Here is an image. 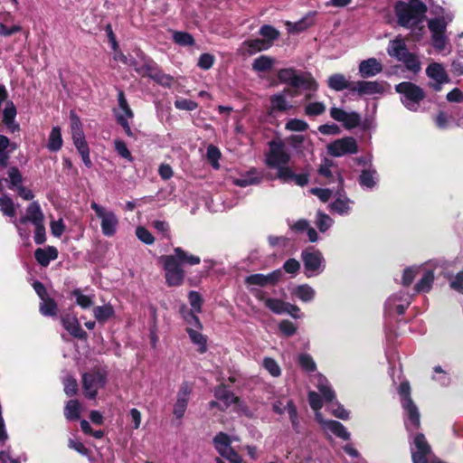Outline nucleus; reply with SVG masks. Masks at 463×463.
<instances>
[{
	"mask_svg": "<svg viewBox=\"0 0 463 463\" xmlns=\"http://www.w3.org/2000/svg\"><path fill=\"white\" fill-rule=\"evenodd\" d=\"M175 254L162 255L159 263L165 271V283L168 287H180L184 282L185 272L183 265H198L201 259L198 256L190 254L180 247L174 249Z\"/></svg>",
	"mask_w": 463,
	"mask_h": 463,
	"instance_id": "obj_1",
	"label": "nucleus"
},
{
	"mask_svg": "<svg viewBox=\"0 0 463 463\" xmlns=\"http://www.w3.org/2000/svg\"><path fill=\"white\" fill-rule=\"evenodd\" d=\"M428 8L420 0H399L394 5L397 23L404 28H411L422 21Z\"/></svg>",
	"mask_w": 463,
	"mask_h": 463,
	"instance_id": "obj_2",
	"label": "nucleus"
},
{
	"mask_svg": "<svg viewBox=\"0 0 463 463\" xmlns=\"http://www.w3.org/2000/svg\"><path fill=\"white\" fill-rule=\"evenodd\" d=\"M278 79L280 82L289 85L294 89L302 88L305 90L317 91L318 84L309 72L298 73L294 68H284L278 71Z\"/></svg>",
	"mask_w": 463,
	"mask_h": 463,
	"instance_id": "obj_3",
	"label": "nucleus"
},
{
	"mask_svg": "<svg viewBox=\"0 0 463 463\" xmlns=\"http://www.w3.org/2000/svg\"><path fill=\"white\" fill-rule=\"evenodd\" d=\"M394 89L402 95L401 101L404 107L411 111H417L420 103L426 98L424 90L411 81L400 82Z\"/></svg>",
	"mask_w": 463,
	"mask_h": 463,
	"instance_id": "obj_4",
	"label": "nucleus"
},
{
	"mask_svg": "<svg viewBox=\"0 0 463 463\" xmlns=\"http://www.w3.org/2000/svg\"><path fill=\"white\" fill-rule=\"evenodd\" d=\"M108 373L104 369L94 368L82 374V388L84 395L90 400L96 399L98 390L104 388L107 383Z\"/></svg>",
	"mask_w": 463,
	"mask_h": 463,
	"instance_id": "obj_5",
	"label": "nucleus"
},
{
	"mask_svg": "<svg viewBox=\"0 0 463 463\" xmlns=\"http://www.w3.org/2000/svg\"><path fill=\"white\" fill-rule=\"evenodd\" d=\"M290 155L285 150L282 140H271L269 142V152L266 154L265 163L268 167L275 168L279 173V168L288 167Z\"/></svg>",
	"mask_w": 463,
	"mask_h": 463,
	"instance_id": "obj_6",
	"label": "nucleus"
},
{
	"mask_svg": "<svg viewBox=\"0 0 463 463\" xmlns=\"http://www.w3.org/2000/svg\"><path fill=\"white\" fill-rule=\"evenodd\" d=\"M90 208L95 212L97 217L101 219V231L105 236L111 237L116 233L118 220L111 211H106L99 203L92 202Z\"/></svg>",
	"mask_w": 463,
	"mask_h": 463,
	"instance_id": "obj_7",
	"label": "nucleus"
},
{
	"mask_svg": "<svg viewBox=\"0 0 463 463\" xmlns=\"http://www.w3.org/2000/svg\"><path fill=\"white\" fill-rule=\"evenodd\" d=\"M301 259L304 263L305 274L307 278L322 271L324 261L322 253L313 247H308L302 250Z\"/></svg>",
	"mask_w": 463,
	"mask_h": 463,
	"instance_id": "obj_8",
	"label": "nucleus"
},
{
	"mask_svg": "<svg viewBox=\"0 0 463 463\" xmlns=\"http://www.w3.org/2000/svg\"><path fill=\"white\" fill-rule=\"evenodd\" d=\"M327 152L335 157L353 155L358 152V145L354 137H345L331 142L327 146Z\"/></svg>",
	"mask_w": 463,
	"mask_h": 463,
	"instance_id": "obj_9",
	"label": "nucleus"
},
{
	"mask_svg": "<svg viewBox=\"0 0 463 463\" xmlns=\"http://www.w3.org/2000/svg\"><path fill=\"white\" fill-rule=\"evenodd\" d=\"M426 75L433 81H430L428 86L434 91L439 92L442 90V85L449 83L450 79L444 67L438 62H432L426 68Z\"/></svg>",
	"mask_w": 463,
	"mask_h": 463,
	"instance_id": "obj_10",
	"label": "nucleus"
},
{
	"mask_svg": "<svg viewBox=\"0 0 463 463\" xmlns=\"http://www.w3.org/2000/svg\"><path fill=\"white\" fill-rule=\"evenodd\" d=\"M283 277V272L280 269H275L272 272L265 275L261 273H255L245 278L247 285H256L260 287H267L269 285L275 286Z\"/></svg>",
	"mask_w": 463,
	"mask_h": 463,
	"instance_id": "obj_11",
	"label": "nucleus"
},
{
	"mask_svg": "<svg viewBox=\"0 0 463 463\" xmlns=\"http://www.w3.org/2000/svg\"><path fill=\"white\" fill-rule=\"evenodd\" d=\"M416 448L411 451V459L413 463H429L428 456L431 453V447L427 441L423 433H417L413 440Z\"/></svg>",
	"mask_w": 463,
	"mask_h": 463,
	"instance_id": "obj_12",
	"label": "nucleus"
},
{
	"mask_svg": "<svg viewBox=\"0 0 463 463\" xmlns=\"http://www.w3.org/2000/svg\"><path fill=\"white\" fill-rule=\"evenodd\" d=\"M277 176L283 183L293 182L300 187L306 186L309 182V173L307 171L296 174L289 166L279 168V173H277Z\"/></svg>",
	"mask_w": 463,
	"mask_h": 463,
	"instance_id": "obj_13",
	"label": "nucleus"
},
{
	"mask_svg": "<svg viewBox=\"0 0 463 463\" xmlns=\"http://www.w3.org/2000/svg\"><path fill=\"white\" fill-rule=\"evenodd\" d=\"M62 326L73 337L80 340H87L88 334L85 332L75 316L66 314L61 317Z\"/></svg>",
	"mask_w": 463,
	"mask_h": 463,
	"instance_id": "obj_14",
	"label": "nucleus"
},
{
	"mask_svg": "<svg viewBox=\"0 0 463 463\" xmlns=\"http://www.w3.org/2000/svg\"><path fill=\"white\" fill-rule=\"evenodd\" d=\"M352 92H357L359 96L383 94L384 87L378 81L358 80L354 82Z\"/></svg>",
	"mask_w": 463,
	"mask_h": 463,
	"instance_id": "obj_15",
	"label": "nucleus"
},
{
	"mask_svg": "<svg viewBox=\"0 0 463 463\" xmlns=\"http://www.w3.org/2000/svg\"><path fill=\"white\" fill-rule=\"evenodd\" d=\"M214 397L223 402V407H220V411H222L227 410L232 404H238L241 402L240 397L236 396L223 383L215 388Z\"/></svg>",
	"mask_w": 463,
	"mask_h": 463,
	"instance_id": "obj_16",
	"label": "nucleus"
},
{
	"mask_svg": "<svg viewBox=\"0 0 463 463\" xmlns=\"http://www.w3.org/2000/svg\"><path fill=\"white\" fill-rule=\"evenodd\" d=\"M71 137L75 147L78 152L90 148L85 139V135L81 128V123L79 118H71Z\"/></svg>",
	"mask_w": 463,
	"mask_h": 463,
	"instance_id": "obj_17",
	"label": "nucleus"
},
{
	"mask_svg": "<svg viewBox=\"0 0 463 463\" xmlns=\"http://www.w3.org/2000/svg\"><path fill=\"white\" fill-rule=\"evenodd\" d=\"M44 220L43 213L38 202L31 203L26 209V215L19 219L21 224L32 222L33 224L43 222Z\"/></svg>",
	"mask_w": 463,
	"mask_h": 463,
	"instance_id": "obj_18",
	"label": "nucleus"
},
{
	"mask_svg": "<svg viewBox=\"0 0 463 463\" xmlns=\"http://www.w3.org/2000/svg\"><path fill=\"white\" fill-rule=\"evenodd\" d=\"M383 71L382 63L375 58L362 61L359 64V73L363 78L373 77Z\"/></svg>",
	"mask_w": 463,
	"mask_h": 463,
	"instance_id": "obj_19",
	"label": "nucleus"
},
{
	"mask_svg": "<svg viewBox=\"0 0 463 463\" xmlns=\"http://www.w3.org/2000/svg\"><path fill=\"white\" fill-rule=\"evenodd\" d=\"M270 49L261 38L247 39L241 43L242 54L254 55L258 52H264Z\"/></svg>",
	"mask_w": 463,
	"mask_h": 463,
	"instance_id": "obj_20",
	"label": "nucleus"
},
{
	"mask_svg": "<svg viewBox=\"0 0 463 463\" xmlns=\"http://www.w3.org/2000/svg\"><path fill=\"white\" fill-rule=\"evenodd\" d=\"M58 250L54 246H47L43 249L37 248L34 250V258L36 261L43 267H47L51 260L58 258Z\"/></svg>",
	"mask_w": 463,
	"mask_h": 463,
	"instance_id": "obj_21",
	"label": "nucleus"
},
{
	"mask_svg": "<svg viewBox=\"0 0 463 463\" xmlns=\"http://www.w3.org/2000/svg\"><path fill=\"white\" fill-rule=\"evenodd\" d=\"M387 52L399 61H402L406 55L410 53L404 40L398 37L390 42Z\"/></svg>",
	"mask_w": 463,
	"mask_h": 463,
	"instance_id": "obj_22",
	"label": "nucleus"
},
{
	"mask_svg": "<svg viewBox=\"0 0 463 463\" xmlns=\"http://www.w3.org/2000/svg\"><path fill=\"white\" fill-rule=\"evenodd\" d=\"M315 14L316 13H308L307 15H305L302 19L298 20V22H288L286 24L288 33L293 34L299 33L311 27L315 24Z\"/></svg>",
	"mask_w": 463,
	"mask_h": 463,
	"instance_id": "obj_23",
	"label": "nucleus"
},
{
	"mask_svg": "<svg viewBox=\"0 0 463 463\" xmlns=\"http://www.w3.org/2000/svg\"><path fill=\"white\" fill-rule=\"evenodd\" d=\"M327 85L331 90L335 91L348 90L352 92V88H354V82L348 81L342 73H335L329 76Z\"/></svg>",
	"mask_w": 463,
	"mask_h": 463,
	"instance_id": "obj_24",
	"label": "nucleus"
},
{
	"mask_svg": "<svg viewBox=\"0 0 463 463\" xmlns=\"http://www.w3.org/2000/svg\"><path fill=\"white\" fill-rule=\"evenodd\" d=\"M261 39L271 48L280 37V32L270 24H263L259 30Z\"/></svg>",
	"mask_w": 463,
	"mask_h": 463,
	"instance_id": "obj_25",
	"label": "nucleus"
},
{
	"mask_svg": "<svg viewBox=\"0 0 463 463\" xmlns=\"http://www.w3.org/2000/svg\"><path fill=\"white\" fill-rule=\"evenodd\" d=\"M141 60L143 63L139 67H136V71L142 77L151 78V75L159 67L158 64L150 57L142 53Z\"/></svg>",
	"mask_w": 463,
	"mask_h": 463,
	"instance_id": "obj_26",
	"label": "nucleus"
},
{
	"mask_svg": "<svg viewBox=\"0 0 463 463\" xmlns=\"http://www.w3.org/2000/svg\"><path fill=\"white\" fill-rule=\"evenodd\" d=\"M402 407L406 411L408 420L414 430L420 427V415L417 405L413 401H409L407 403L402 404Z\"/></svg>",
	"mask_w": 463,
	"mask_h": 463,
	"instance_id": "obj_27",
	"label": "nucleus"
},
{
	"mask_svg": "<svg viewBox=\"0 0 463 463\" xmlns=\"http://www.w3.org/2000/svg\"><path fill=\"white\" fill-rule=\"evenodd\" d=\"M193 344L198 345L197 351L200 354H204L207 351V338L202 333L201 330L194 329L193 327H187L185 329Z\"/></svg>",
	"mask_w": 463,
	"mask_h": 463,
	"instance_id": "obj_28",
	"label": "nucleus"
},
{
	"mask_svg": "<svg viewBox=\"0 0 463 463\" xmlns=\"http://www.w3.org/2000/svg\"><path fill=\"white\" fill-rule=\"evenodd\" d=\"M93 316L99 323L104 324L114 317L115 310L110 304L97 306L93 308Z\"/></svg>",
	"mask_w": 463,
	"mask_h": 463,
	"instance_id": "obj_29",
	"label": "nucleus"
},
{
	"mask_svg": "<svg viewBox=\"0 0 463 463\" xmlns=\"http://www.w3.org/2000/svg\"><path fill=\"white\" fill-rule=\"evenodd\" d=\"M434 282V272L432 269H426L422 278L415 284L414 290L417 293L429 292Z\"/></svg>",
	"mask_w": 463,
	"mask_h": 463,
	"instance_id": "obj_30",
	"label": "nucleus"
},
{
	"mask_svg": "<svg viewBox=\"0 0 463 463\" xmlns=\"http://www.w3.org/2000/svg\"><path fill=\"white\" fill-rule=\"evenodd\" d=\"M39 311L44 317H56L58 315L59 308L54 298L47 297L41 300Z\"/></svg>",
	"mask_w": 463,
	"mask_h": 463,
	"instance_id": "obj_31",
	"label": "nucleus"
},
{
	"mask_svg": "<svg viewBox=\"0 0 463 463\" xmlns=\"http://www.w3.org/2000/svg\"><path fill=\"white\" fill-rule=\"evenodd\" d=\"M274 63V58L267 55H260L252 62V70L257 72H267L272 70Z\"/></svg>",
	"mask_w": 463,
	"mask_h": 463,
	"instance_id": "obj_32",
	"label": "nucleus"
},
{
	"mask_svg": "<svg viewBox=\"0 0 463 463\" xmlns=\"http://www.w3.org/2000/svg\"><path fill=\"white\" fill-rule=\"evenodd\" d=\"M61 130L60 127H53L49 135L47 148L52 152L59 151L62 146Z\"/></svg>",
	"mask_w": 463,
	"mask_h": 463,
	"instance_id": "obj_33",
	"label": "nucleus"
},
{
	"mask_svg": "<svg viewBox=\"0 0 463 463\" xmlns=\"http://www.w3.org/2000/svg\"><path fill=\"white\" fill-rule=\"evenodd\" d=\"M326 429L332 431L336 437L344 439H350V433L346 430L345 427L337 420H329L325 422Z\"/></svg>",
	"mask_w": 463,
	"mask_h": 463,
	"instance_id": "obj_34",
	"label": "nucleus"
},
{
	"mask_svg": "<svg viewBox=\"0 0 463 463\" xmlns=\"http://www.w3.org/2000/svg\"><path fill=\"white\" fill-rule=\"evenodd\" d=\"M292 294L303 302H309L315 298V290L307 284L298 285Z\"/></svg>",
	"mask_w": 463,
	"mask_h": 463,
	"instance_id": "obj_35",
	"label": "nucleus"
},
{
	"mask_svg": "<svg viewBox=\"0 0 463 463\" xmlns=\"http://www.w3.org/2000/svg\"><path fill=\"white\" fill-rule=\"evenodd\" d=\"M213 445L215 449L220 455H224V450L228 448H231L232 439L227 433L222 431L217 433L213 438Z\"/></svg>",
	"mask_w": 463,
	"mask_h": 463,
	"instance_id": "obj_36",
	"label": "nucleus"
},
{
	"mask_svg": "<svg viewBox=\"0 0 463 463\" xmlns=\"http://www.w3.org/2000/svg\"><path fill=\"white\" fill-rule=\"evenodd\" d=\"M181 313L185 323L190 326L189 327H193L197 330H203V324L201 323L198 316L195 314V311L189 310L185 307H183Z\"/></svg>",
	"mask_w": 463,
	"mask_h": 463,
	"instance_id": "obj_37",
	"label": "nucleus"
},
{
	"mask_svg": "<svg viewBox=\"0 0 463 463\" xmlns=\"http://www.w3.org/2000/svg\"><path fill=\"white\" fill-rule=\"evenodd\" d=\"M64 415L69 420H77L80 417V405L78 400H70L64 408Z\"/></svg>",
	"mask_w": 463,
	"mask_h": 463,
	"instance_id": "obj_38",
	"label": "nucleus"
},
{
	"mask_svg": "<svg viewBox=\"0 0 463 463\" xmlns=\"http://www.w3.org/2000/svg\"><path fill=\"white\" fill-rule=\"evenodd\" d=\"M0 211L5 216L14 217L16 214L13 199L7 194L0 197Z\"/></svg>",
	"mask_w": 463,
	"mask_h": 463,
	"instance_id": "obj_39",
	"label": "nucleus"
},
{
	"mask_svg": "<svg viewBox=\"0 0 463 463\" xmlns=\"http://www.w3.org/2000/svg\"><path fill=\"white\" fill-rule=\"evenodd\" d=\"M290 106L288 105L286 98L283 94L279 93L270 97V109L272 110L284 112L287 111Z\"/></svg>",
	"mask_w": 463,
	"mask_h": 463,
	"instance_id": "obj_40",
	"label": "nucleus"
},
{
	"mask_svg": "<svg viewBox=\"0 0 463 463\" xmlns=\"http://www.w3.org/2000/svg\"><path fill=\"white\" fill-rule=\"evenodd\" d=\"M221 156L222 153L216 146L210 144L207 146L206 158L213 166V168H220L219 159L221 158Z\"/></svg>",
	"mask_w": 463,
	"mask_h": 463,
	"instance_id": "obj_41",
	"label": "nucleus"
},
{
	"mask_svg": "<svg viewBox=\"0 0 463 463\" xmlns=\"http://www.w3.org/2000/svg\"><path fill=\"white\" fill-rule=\"evenodd\" d=\"M287 304H288V302H285V301L278 299V298H269L265 299V306L269 309H270L273 313L278 314V315L286 313Z\"/></svg>",
	"mask_w": 463,
	"mask_h": 463,
	"instance_id": "obj_42",
	"label": "nucleus"
},
{
	"mask_svg": "<svg viewBox=\"0 0 463 463\" xmlns=\"http://www.w3.org/2000/svg\"><path fill=\"white\" fill-rule=\"evenodd\" d=\"M376 175L375 170L371 169H364L361 172L359 176V184L362 186H365L367 188H373L375 185L374 176Z\"/></svg>",
	"mask_w": 463,
	"mask_h": 463,
	"instance_id": "obj_43",
	"label": "nucleus"
},
{
	"mask_svg": "<svg viewBox=\"0 0 463 463\" xmlns=\"http://www.w3.org/2000/svg\"><path fill=\"white\" fill-rule=\"evenodd\" d=\"M150 79L163 87H170L174 80V78L169 74H165L160 67L151 75Z\"/></svg>",
	"mask_w": 463,
	"mask_h": 463,
	"instance_id": "obj_44",
	"label": "nucleus"
},
{
	"mask_svg": "<svg viewBox=\"0 0 463 463\" xmlns=\"http://www.w3.org/2000/svg\"><path fill=\"white\" fill-rule=\"evenodd\" d=\"M173 39L175 43L181 46H192L194 44L193 35L186 32H175Z\"/></svg>",
	"mask_w": 463,
	"mask_h": 463,
	"instance_id": "obj_45",
	"label": "nucleus"
},
{
	"mask_svg": "<svg viewBox=\"0 0 463 463\" xmlns=\"http://www.w3.org/2000/svg\"><path fill=\"white\" fill-rule=\"evenodd\" d=\"M298 364L300 367L307 373H313L317 370L316 363L312 356L308 354H299Z\"/></svg>",
	"mask_w": 463,
	"mask_h": 463,
	"instance_id": "obj_46",
	"label": "nucleus"
},
{
	"mask_svg": "<svg viewBox=\"0 0 463 463\" xmlns=\"http://www.w3.org/2000/svg\"><path fill=\"white\" fill-rule=\"evenodd\" d=\"M71 295L75 297L77 305L83 309L89 308L93 304L91 298L82 294L80 288L73 289Z\"/></svg>",
	"mask_w": 463,
	"mask_h": 463,
	"instance_id": "obj_47",
	"label": "nucleus"
},
{
	"mask_svg": "<svg viewBox=\"0 0 463 463\" xmlns=\"http://www.w3.org/2000/svg\"><path fill=\"white\" fill-rule=\"evenodd\" d=\"M17 115L16 107L12 100L6 101L5 108L3 111V123L11 124Z\"/></svg>",
	"mask_w": 463,
	"mask_h": 463,
	"instance_id": "obj_48",
	"label": "nucleus"
},
{
	"mask_svg": "<svg viewBox=\"0 0 463 463\" xmlns=\"http://www.w3.org/2000/svg\"><path fill=\"white\" fill-rule=\"evenodd\" d=\"M114 147L118 156H120L122 158L128 160L130 163L134 161V157L131 152L128 150L127 144L123 140H115Z\"/></svg>",
	"mask_w": 463,
	"mask_h": 463,
	"instance_id": "obj_49",
	"label": "nucleus"
},
{
	"mask_svg": "<svg viewBox=\"0 0 463 463\" xmlns=\"http://www.w3.org/2000/svg\"><path fill=\"white\" fill-rule=\"evenodd\" d=\"M361 116L355 111L347 112L345 119L343 122V126L345 129H353L357 128L361 124Z\"/></svg>",
	"mask_w": 463,
	"mask_h": 463,
	"instance_id": "obj_50",
	"label": "nucleus"
},
{
	"mask_svg": "<svg viewBox=\"0 0 463 463\" xmlns=\"http://www.w3.org/2000/svg\"><path fill=\"white\" fill-rule=\"evenodd\" d=\"M285 128L289 131L304 132L307 130L308 124L303 119L291 118L286 123Z\"/></svg>",
	"mask_w": 463,
	"mask_h": 463,
	"instance_id": "obj_51",
	"label": "nucleus"
},
{
	"mask_svg": "<svg viewBox=\"0 0 463 463\" xmlns=\"http://www.w3.org/2000/svg\"><path fill=\"white\" fill-rule=\"evenodd\" d=\"M326 111V106L323 102H311L305 107V114L309 117L319 116Z\"/></svg>",
	"mask_w": 463,
	"mask_h": 463,
	"instance_id": "obj_52",
	"label": "nucleus"
},
{
	"mask_svg": "<svg viewBox=\"0 0 463 463\" xmlns=\"http://www.w3.org/2000/svg\"><path fill=\"white\" fill-rule=\"evenodd\" d=\"M118 102L120 109L124 112L123 116L128 118H132L134 117V112L130 109L125 93L122 90H118Z\"/></svg>",
	"mask_w": 463,
	"mask_h": 463,
	"instance_id": "obj_53",
	"label": "nucleus"
},
{
	"mask_svg": "<svg viewBox=\"0 0 463 463\" xmlns=\"http://www.w3.org/2000/svg\"><path fill=\"white\" fill-rule=\"evenodd\" d=\"M8 176L10 181L9 188H17L20 185H23V176L20 173L19 169L16 166H11L8 170Z\"/></svg>",
	"mask_w": 463,
	"mask_h": 463,
	"instance_id": "obj_54",
	"label": "nucleus"
},
{
	"mask_svg": "<svg viewBox=\"0 0 463 463\" xmlns=\"http://www.w3.org/2000/svg\"><path fill=\"white\" fill-rule=\"evenodd\" d=\"M402 62L404 63L407 70L417 73L420 71V62L417 59L416 55L412 52H410L403 59Z\"/></svg>",
	"mask_w": 463,
	"mask_h": 463,
	"instance_id": "obj_55",
	"label": "nucleus"
},
{
	"mask_svg": "<svg viewBox=\"0 0 463 463\" xmlns=\"http://www.w3.org/2000/svg\"><path fill=\"white\" fill-rule=\"evenodd\" d=\"M286 409L288 411V417H289L290 422L292 424V427L298 432V428L299 425L298 415L297 407L292 400H289L287 402Z\"/></svg>",
	"mask_w": 463,
	"mask_h": 463,
	"instance_id": "obj_56",
	"label": "nucleus"
},
{
	"mask_svg": "<svg viewBox=\"0 0 463 463\" xmlns=\"http://www.w3.org/2000/svg\"><path fill=\"white\" fill-rule=\"evenodd\" d=\"M263 366L273 377H279L281 374V370L279 364L275 359L271 357L264 358Z\"/></svg>",
	"mask_w": 463,
	"mask_h": 463,
	"instance_id": "obj_57",
	"label": "nucleus"
},
{
	"mask_svg": "<svg viewBox=\"0 0 463 463\" xmlns=\"http://www.w3.org/2000/svg\"><path fill=\"white\" fill-rule=\"evenodd\" d=\"M188 300L191 307H193L192 310L195 311L196 313L202 312L203 299L199 292L194 290L190 291L188 294Z\"/></svg>",
	"mask_w": 463,
	"mask_h": 463,
	"instance_id": "obj_58",
	"label": "nucleus"
},
{
	"mask_svg": "<svg viewBox=\"0 0 463 463\" xmlns=\"http://www.w3.org/2000/svg\"><path fill=\"white\" fill-rule=\"evenodd\" d=\"M332 165H333L332 160L325 158L324 163L322 165H320V166L317 170L318 175L326 178L329 183L333 182L335 179V176L331 171Z\"/></svg>",
	"mask_w": 463,
	"mask_h": 463,
	"instance_id": "obj_59",
	"label": "nucleus"
},
{
	"mask_svg": "<svg viewBox=\"0 0 463 463\" xmlns=\"http://www.w3.org/2000/svg\"><path fill=\"white\" fill-rule=\"evenodd\" d=\"M420 272V268L409 267L406 268L402 274V283L404 287H409L414 280L415 277Z\"/></svg>",
	"mask_w": 463,
	"mask_h": 463,
	"instance_id": "obj_60",
	"label": "nucleus"
},
{
	"mask_svg": "<svg viewBox=\"0 0 463 463\" xmlns=\"http://www.w3.org/2000/svg\"><path fill=\"white\" fill-rule=\"evenodd\" d=\"M136 235L139 241L146 245H151L155 241V238L152 233L145 227L139 226L136 230Z\"/></svg>",
	"mask_w": 463,
	"mask_h": 463,
	"instance_id": "obj_61",
	"label": "nucleus"
},
{
	"mask_svg": "<svg viewBox=\"0 0 463 463\" xmlns=\"http://www.w3.org/2000/svg\"><path fill=\"white\" fill-rule=\"evenodd\" d=\"M64 392L67 396L71 397L78 393L79 386L77 380L72 377L69 376L64 380Z\"/></svg>",
	"mask_w": 463,
	"mask_h": 463,
	"instance_id": "obj_62",
	"label": "nucleus"
},
{
	"mask_svg": "<svg viewBox=\"0 0 463 463\" xmlns=\"http://www.w3.org/2000/svg\"><path fill=\"white\" fill-rule=\"evenodd\" d=\"M434 121L436 126L440 129H446L449 128L450 122H453L451 120L450 114L448 115V113L443 110L438 112Z\"/></svg>",
	"mask_w": 463,
	"mask_h": 463,
	"instance_id": "obj_63",
	"label": "nucleus"
},
{
	"mask_svg": "<svg viewBox=\"0 0 463 463\" xmlns=\"http://www.w3.org/2000/svg\"><path fill=\"white\" fill-rule=\"evenodd\" d=\"M215 61V57L211 53H203L200 55L197 66L203 70L211 69Z\"/></svg>",
	"mask_w": 463,
	"mask_h": 463,
	"instance_id": "obj_64",
	"label": "nucleus"
}]
</instances>
